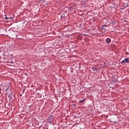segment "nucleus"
I'll return each mask as SVG.
<instances>
[{"instance_id": "obj_4", "label": "nucleus", "mask_w": 129, "mask_h": 129, "mask_svg": "<svg viewBox=\"0 0 129 129\" xmlns=\"http://www.w3.org/2000/svg\"><path fill=\"white\" fill-rule=\"evenodd\" d=\"M110 42H111V40L110 39V38H107L106 39V42L107 43V44H110Z\"/></svg>"}, {"instance_id": "obj_12", "label": "nucleus", "mask_w": 129, "mask_h": 129, "mask_svg": "<svg viewBox=\"0 0 129 129\" xmlns=\"http://www.w3.org/2000/svg\"><path fill=\"white\" fill-rule=\"evenodd\" d=\"M61 18H65V14H62L61 15Z\"/></svg>"}, {"instance_id": "obj_14", "label": "nucleus", "mask_w": 129, "mask_h": 129, "mask_svg": "<svg viewBox=\"0 0 129 129\" xmlns=\"http://www.w3.org/2000/svg\"><path fill=\"white\" fill-rule=\"evenodd\" d=\"M68 9H69V10H71V9H72V7H68Z\"/></svg>"}, {"instance_id": "obj_23", "label": "nucleus", "mask_w": 129, "mask_h": 129, "mask_svg": "<svg viewBox=\"0 0 129 129\" xmlns=\"http://www.w3.org/2000/svg\"><path fill=\"white\" fill-rule=\"evenodd\" d=\"M114 24H115V22H114Z\"/></svg>"}, {"instance_id": "obj_16", "label": "nucleus", "mask_w": 129, "mask_h": 129, "mask_svg": "<svg viewBox=\"0 0 129 129\" xmlns=\"http://www.w3.org/2000/svg\"><path fill=\"white\" fill-rule=\"evenodd\" d=\"M73 106H74V107H75V106H76V104H73Z\"/></svg>"}, {"instance_id": "obj_3", "label": "nucleus", "mask_w": 129, "mask_h": 129, "mask_svg": "<svg viewBox=\"0 0 129 129\" xmlns=\"http://www.w3.org/2000/svg\"><path fill=\"white\" fill-rule=\"evenodd\" d=\"M126 63H129L128 58H125L124 60H122L121 62V64H125Z\"/></svg>"}, {"instance_id": "obj_9", "label": "nucleus", "mask_w": 129, "mask_h": 129, "mask_svg": "<svg viewBox=\"0 0 129 129\" xmlns=\"http://www.w3.org/2000/svg\"><path fill=\"white\" fill-rule=\"evenodd\" d=\"M101 30H104V31H105V28H104V26H103V25L101 26Z\"/></svg>"}, {"instance_id": "obj_20", "label": "nucleus", "mask_w": 129, "mask_h": 129, "mask_svg": "<svg viewBox=\"0 0 129 129\" xmlns=\"http://www.w3.org/2000/svg\"><path fill=\"white\" fill-rule=\"evenodd\" d=\"M125 8H124H124H121V10H124Z\"/></svg>"}, {"instance_id": "obj_13", "label": "nucleus", "mask_w": 129, "mask_h": 129, "mask_svg": "<svg viewBox=\"0 0 129 129\" xmlns=\"http://www.w3.org/2000/svg\"><path fill=\"white\" fill-rule=\"evenodd\" d=\"M26 88L23 89V91H22V93H25V90Z\"/></svg>"}, {"instance_id": "obj_7", "label": "nucleus", "mask_w": 129, "mask_h": 129, "mask_svg": "<svg viewBox=\"0 0 129 129\" xmlns=\"http://www.w3.org/2000/svg\"><path fill=\"white\" fill-rule=\"evenodd\" d=\"M124 8H128V3H126L124 5Z\"/></svg>"}, {"instance_id": "obj_18", "label": "nucleus", "mask_w": 129, "mask_h": 129, "mask_svg": "<svg viewBox=\"0 0 129 129\" xmlns=\"http://www.w3.org/2000/svg\"><path fill=\"white\" fill-rule=\"evenodd\" d=\"M103 26H104V27H107V25H103Z\"/></svg>"}, {"instance_id": "obj_15", "label": "nucleus", "mask_w": 129, "mask_h": 129, "mask_svg": "<svg viewBox=\"0 0 129 129\" xmlns=\"http://www.w3.org/2000/svg\"><path fill=\"white\" fill-rule=\"evenodd\" d=\"M3 59H4V60H6V59H7V57H6L4 56V57H3Z\"/></svg>"}, {"instance_id": "obj_8", "label": "nucleus", "mask_w": 129, "mask_h": 129, "mask_svg": "<svg viewBox=\"0 0 129 129\" xmlns=\"http://www.w3.org/2000/svg\"><path fill=\"white\" fill-rule=\"evenodd\" d=\"M8 21H13V17H8Z\"/></svg>"}, {"instance_id": "obj_5", "label": "nucleus", "mask_w": 129, "mask_h": 129, "mask_svg": "<svg viewBox=\"0 0 129 129\" xmlns=\"http://www.w3.org/2000/svg\"><path fill=\"white\" fill-rule=\"evenodd\" d=\"M111 82L112 83H116V82H117V79H114L113 80H112Z\"/></svg>"}, {"instance_id": "obj_11", "label": "nucleus", "mask_w": 129, "mask_h": 129, "mask_svg": "<svg viewBox=\"0 0 129 129\" xmlns=\"http://www.w3.org/2000/svg\"><path fill=\"white\" fill-rule=\"evenodd\" d=\"M84 100H85V99H83V100L80 101V103H82L84 102Z\"/></svg>"}, {"instance_id": "obj_21", "label": "nucleus", "mask_w": 129, "mask_h": 129, "mask_svg": "<svg viewBox=\"0 0 129 129\" xmlns=\"http://www.w3.org/2000/svg\"><path fill=\"white\" fill-rule=\"evenodd\" d=\"M28 112H30V110H29Z\"/></svg>"}, {"instance_id": "obj_6", "label": "nucleus", "mask_w": 129, "mask_h": 129, "mask_svg": "<svg viewBox=\"0 0 129 129\" xmlns=\"http://www.w3.org/2000/svg\"><path fill=\"white\" fill-rule=\"evenodd\" d=\"M92 70L93 71H98V69H97V68H95V67L92 68Z\"/></svg>"}, {"instance_id": "obj_2", "label": "nucleus", "mask_w": 129, "mask_h": 129, "mask_svg": "<svg viewBox=\"0 0 129 129\" xmlns=\"http://www.w3.org/2000/svg\"><path fill=\"white\" fill-rule=\"evenodd\" d=\"M54 119V117L53 115H50L48 117V123H52L53 122V120Z\"/></svg>"}, {"instance_id": "obj_10", "label": "nucleus", "mask_w": 129, "mask_h": 129, "mask_svg": "<svg viewBox=\"0 0 129 129\" xmlns=\"http://www.w3.org/2000/svg\"><path fill=\"white\" fill-rule=\"evenodd\" d=\"M5 19L6 21H9V17H7V15H5Z\"/></svg>"}, {"instance_id": "obj_1", "label": "nucleus", "mask_w": 129, "mask_h": 129, "mask_svg": "<svg viewBox=\"0 0 129 129\" xmlns=\"http://www.w3.org/2000/svg\"><path fill=\"white\" fill-rule=\"evenodd\" d=\"M8 91H10L9 93V95L8 96L9 99L10 101H13L14 99H15V94L12 93V90L11 89H9V88L6 89V91L7 92V94H9V92H8Z\"/></svg>"}, {"instance_id": "obj_19", "label": "nucleus", "mask_w": 129, "mask_h": 129, "mask_svg": "<svg viewBox=\"0 0 129 129\" xmlns=\"http://www.w3.org/2000/svg\"><path fill=\"white\" fill-rule=\"evenodd\" d=\"M8 93H9L8 94H10V93L11 92V91H10L8 90Z\"/></svg>"}, {"instance_id": "obj_22", "label": "nucleus", "mask_w": 129, "mask_h": 129, "mask_svg": "<svg viewBox=\"0 0 129 129\" xmlns=\"http://www.w3.org/2000/svg\"><path fill=\"white\" fill-rule=\"evenodd\" d=\"M20 96H22V94L20 95Z\"/></svg>"}, {"instance_id": "obj_17", "label": "nucleus", "mask_w": 129, "mask_h": 129, "mask_svg": "<svg viewBox=\"0 0 129 129\" xmlns=\"http://www.w3.org/2000/svg\"><path fill=\"white\" fill-rule=\"evenodd\" d=\"M10 63V64H13L14 63V61H11Z\"/></svg>"}]
</instances>
